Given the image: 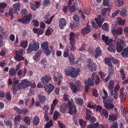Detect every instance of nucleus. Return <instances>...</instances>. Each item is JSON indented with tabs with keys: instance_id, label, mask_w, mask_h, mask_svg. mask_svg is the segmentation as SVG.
I'll return each instance as SVG.
<instances>
[{
	"instance_id": "1",
	"label": "nucleus",
	"mask_w": 128,
	"mask_h": 128,
	"mask_svg": "<svg viewBox=\"0 0 128 128\" xmlns=\"http://www.w3.org/2000/svg\"><path fill=\"white\" fill-rule=\"evenodd\" d=\"M32 40V42L29 45L27 50V52L28 53H30L33 51H36L39 48V43L33 40Z\"/></svg>"
},
{
	"instance_id": "2",
	"label": "nucleus",
	"mask_w": 128,
	"mask_h": 128,
	"mask_svg": "<svg viewBox=\"0 0 128 128\" xmlns=\"http://www.w3.org/2000/svg\"><path fill=\"white\" fill-rule=\"evenodd\" d=\"M114 102L113 99L110 98H108L107 102L105 100L103 101L104 107L108 110L112 109L114 108V106L113 104Z\"/></svg>"
},
{
	"instance_id": "3",
	"label": "nucleus",
	"mask_w": 128,
	"mask_h": 128,
	"mask_svg": "<svg viewBox=\"0 0 128 128\" xmlns=\"http://www.w3.org/2000/svg\"><path fill=\"white\" fill-rule=\"evenodd\" d=\"M69 85L73 93H76L78 91V90L80 91L81 90L80 88L81 87V85L79 81H78L76 82V85L72 82L70 83L69 84Z\"/></svg>"
},
{
	"instance_id": "4",
	"label": "nucleus",
	"mask_w": 128,
	"mask_h": 128,
	"mask_svg": "<svg viewBox=\"0 0 128 128\" xmlns=\"http://www.w3.org/2000/svg\"><path fill=\"white\" fill-rule=\"evenodd\" d=\"M114 42L116 44V50L117 52H120L123 49V46L124 44V42L123 40H120L119 38L114 40Z\"/></svg>"
},
{
	"instance_id": "5",
	"label": "nucleus",
	"mask_w": 128,
	"mask_h": 128,
	"mask_svg": "<svg viewBox=\"0 0 128 128\" xmlns=\"http://www.w3.org/2000/svg\"><path fill=\"white\" fill-rule=\"evenodd\" d=\"M111 30L113 34V36L115 37L114 38L115 40L117 38H118L117 37L118 35L122 34V29L121 27L119 28L116 29L115 28H112Z\"/></svg>"
},
{
	"instance_id": "6",
	"label": "nucleus",
	"mask_w": 128,
	"mask_h": 128,
	"mask_svg": "<svg viewBox=\"0 0 128 128\" xmlns=\"http://www.w3.org/2000/svg\"><path fill=\"white\" fill-rule=\"evenodd\" d=\"M74 68L72 66H70L68 67V68L64 71L65 74L66 76H71L72 77L74 78L73 76L74 74Z\"/></svg>"
},
{
	"instance_id": "7",
	"label": "nucleus",
	"mask_w": 128,
	"mask_h": 128,
	"mask_svg": "<svg viewBox=\"0 0 128 128\" xmlns=\"http://www.w3.org/2000/svg\"><path fill=\"white\" fill-rule=\"evenodd\" d=\"M48 45V43L46 42H42L41 43L42 48L44 50L45 53L47 56L49 55L51 52L49 49Z\"/></svg>"
},
{
	"instance_id": "8",
	"label": "nucleus",
	"mask_w": 128,
	"mask_h": 128,
	"mask_svg": "<svg viewBox=\"0 0 128 128\" xmlns=\"http://www.w3.org/2000/svg\"><path fill=\"white\" fill-rule=\"evenodd\" d=\"M31 16V14H30L26 17L24 16L23 18L18 19V21L19 22H22L25 24H26L30 22Z\"/></svg>"
},
{
	"instance_id": "9",
	"label": "nucleus",
	"mask_w": 128,
	"mask_h": 128,
	"mask_svg": "<svg viewBox=\"0 0 128 128\" xmlns=\"http://www.w3.org/2000/svg\"><path fill=\"white\" fill-rule=\"evenodd\" d=\"M44 85V90L48 94L52 92L54 88V86L50 83L48 84H45Z\"/></svg>"
},
{
	"instance_id": "10",
	"label": "nucleus",
	"mask_w": 128,
	"mask_h": 128,
	"mask_svg": "<svg viewBox=\"0 0 128 128\" xmlns=\"http://www.w3.org/2000/svg\"><path fill=\"white\" fill-rule=\"evenodd\" d=\"M96 74V72L93 73L90 78H88V80H85L84 83L90 86H93L94 84V78Z\"/></svg>"
},
{
	"instance_id": "11",
	"label": "nucleus",
	"mask_w": 128,
	"mask_h": 128,
	"mask_svg": "<svg viewBox=\"0 0 128 128\" xmlns=\"http://www.w3.org/2000/svg\"><path fill=\"white\" fill-rule=\"evenodd\" d=\"M69 111L68 113L72 114H73L76 113L77 110H76V106L70 102L68 104Z\"/></svg>"
},
{
	"instance_id": "12",
	"label": "nucleus",
	"mask_w": 128,
	"mask_h": 128,
	"mask_svg": "<svg viewBox=\"0 0 128 128\" xmlns=\"http://www.w3.org/2000/svg\"><path fill=\"white\" fill-rule=\"evenodd\" d=\"M98 17V19L97 18H95V20L98 27L100 28L101 27L102 24L104 22V18L100 15H99Z\"/></svg>"
},
{
	"instance_id": "13",
	"label": "nucleus",
	"mask_w": 128,
	"mask_h": 128,
	"mask_svg": "<svg viewBox=\"0 0 128 128\" xmlns=\"http://www.w3.org/2000/svg\"><path fill=\"white\" fill-rule=\"evenodd\" d=\"M51 78L48 76L46 75L44 76H42L40 79L42 83L44 85L48 82L51 80Z\"/></svg>"
},
{
	"instance_id": "14",
	"label": "nucleus",
	"mask_w": 128,
	"mask_h": 128,
	"mask_svg": "<svg viewBox=\"0 0 128 128\" xmlns=\"http://www.w3.org/2000/svg\"><path fill=\"white\" fill-rule=\"evenodd\" d=\"M66 21L64 18L60 19L59 20V25L60 28L61 29H63L64 27L66 25Z\"/></svg>"
},
{
	"instance_id": "15",
	"label": "nucleus",
	"mask_w": 128,
	"mask_h": 128,
	"mask_svg": "<svg viewBox=\"0 0 128 128\" xmlns=\"http://www.w3.org/2000/svg\"><path fill=\"white\" fill-rule=\"evenodd\" d=\"M91 31L90 27V26H87L82 29L81 30L82 34L84 35L87 33H88Z\"/></svg>"
},
{
	"instance_id": "16",
	"label": "nucleus",
	"mask_w": 128,
	"mask_h": 128,
	"mask_svg": "<svg viewBox=\"0 0 128 128\" xmlns=\"http://www.w3.org/2000/svg\"><path fill=\"white\" fill-rule=\"evenodd\" d=\"M42 53V51L40 50H38L37 51L33 58V59L34 60L37 62L40 60V56Z\"/></svg>"
},
{
	"instance_id": "17",
	"label": "nucleus",
	"mask_w": 128,
	"mask_h": 128,
	"mask_svg": "<svg viewBox=\"0 0 128 128\" xmlns=\"http://www.w3.org/2000/svg\"><path fill=\"white\" fill-rule=\"evenodd\" d=\"M20 5V3L19 2L13 5L12 6L16 13H18L19 12Z\"/></svg>"
},
{
	"instance_id": "18",
	"label": "nucleus",
	"mask_w": 128,
	"mask_h": 128,
	"mask_svg": "<svg viewBox=\"0 0 128 128\" xmlns=\"http://www.w3.org/2000/svg\"><path fill=\"white\" fill-rule=\"evenodd\" d=\"M87 66L91 72L94 71L96 70V65L94 63L88 64Z\"/></svg>"
},
{
	"instance_id": "19",
	"label": "nucleus",
	"mask_w": 128,
	"mask_h": 128,
	"mask_svg": "<svg viewBox=\"0 0 128 128\" xmlns=\"http://www.w3.org/2000/svg\"><path fill=\"white\" fill-rule=\"evenodd\" d=\"M37 95V97L39 102L42 104L44 103L46 100L45 96L40 94H38Z\"/></svg>"
},
{
	"instance_id": "20",
	"label": "nucleus",
	"mask_w": 128,
	"mask_h": 128,
	"mask_svg": "<svg viewBox=\"0 0 128 128\" xmlns=\"http://www.w3.org/2000/svg\"><path fill=\"white\" fill-rule=\"evenodd\" d=\"M68 109V106L66 104L64 103L60 106V112L62 113H64Z\"/></svg>"
},
{
	"instance_id": "21",
	"label": "nucleus",
	"mask_w": 128,
	"mask_h": 128,
	"mask_svg": "<svg viewBox=\"0 0 128 128\" xmlns=\"http://www.w3.org/2000/svg\"><path fill=\"white\" fill-rule=\"evenodd\" d=\"M21 83L23 84L24 88H27L28 86H30L32 84L30 82H29L26 80H22L21 81Z\"/></svg>"
},
{
	"instance_id": "22",
	"label": "nucleus",
	"mask_w": 128,
	"mask_h": 128,
	"mask_svg": "<svg viewBox=\"0 0 128 128\" xmlns=\"http://www.w3.org/2000/svg\"><path fill=\"white\" fill-rule=\"evenodd\" d=\"M76 36L75 34L73 32H70L69 34V40L70 41V42H75V40L74 38Z\"/></svg>"
},
{
	"instance_id": "23",
	"label": "nucleus",
	"mask_w": 128,
	"mask_h": 128,
	"mask_svg": "<svg viewBox=\"0 0 128 128\" xmlns=\"http://www.w3.org/2000/svg\"><path fill=\"white\" fill-rule=\"evenodd\" d=\"M33 124L34 126H37L40 122V119L38 116H35L32 120Z\"/></svg>"
},
{
	"instance_id": "24",
	"label": "nucleus",
	"mask_w": 128,
	"mask_h": 128,
	"mask_svg": "<svg viewBox=\"0 0 128 128\" xmlns=\"http://www.w3.org/2000/svg\"><path fill=\"white\" fill-rule=\"evenodd\" d=\"M6 6L7 4L3 2L0 3V12L1 13H3Z\"/></svg>"
},
{
	"instance_id": "25",
	"label": "nucleus",
	"mask_w": 128,
	"mask_h": 128,
	"mask_svg": "<svg viewBox=\"0 0 128 128\" xmlns=\"http://www.w3.org/2000/svg\"><path fill=\"white\" fill-rule=\"evenodd\" d=\"M34 33H36L38 36L42 34L44 32V30L42 29H38L36 28H34L33 29Z\"/></svg>"
},
{
	"instance_id": "26",
	"label": "nucleus",
	"mask_w": 128,
	"mask_h": 128,
	"mask_svg": "<svg viewBox=\"0 0 128 128\" xmlns=\"http://www.w3.org/2000/svg\"><path fill=\"white\" fill-rule=\"evenodd\" d=\"M101 52V50L100 48L99 47H97L95 50V58H98L100 56Z\"/></svg>"
},
{
	"instance_id": "27",
	"label": "nucleus",
	"mask_w": 128,
	"mask_h": 128,
	"mask_svg": "<svg viewBox=\"0 0 128 128\" xmlns=\"http://www.w3.org/2000/svg\"><path fill=\"white\" fill-rule=\"evenodd\" d=\"M110 91L111 95L113 96L115 99H117L118 98V93L117 92L114 90Z\"/></svg>"
},
{
	"instance_id": "28",
	"label": "nucleus",
	"mask_w": 128,
	"mask_h": 128,
	"mask_svg": "<svg viewBox=\"0 0 128 128\" xmlns=\"http://www.w3.org/2000/svg\"><path fill=\"white\" fill-rule=\"evenodd\" d=\"M114 82L112 80L110 81L108 86L109 91L114 90Z\"/></svg>"
},
{
	"instance_id": "29",
	"label": "nucleus",
	"mask_w": 128,
	"mask_h": 128,
	"mask_svg": "<svg viewBox=\"0 0 128 128\" xmlns=\"http://www.w3.org/2000/svg\"><path fill=\"white\" fill-rule=\"evenodd\" d=\"M15 58L16 60L18 61L24 60V58L22 54L18 53H16Z\"/></svg>"
},
{
	"instance_id": "30",
	"label": "nucleus",
	"mask_w": 128,
	"mask_h": 128,
	"mask_svg": "<svg viewBox=\"0 0 128 128\" xmlns=\"http://www.w3.org/2000/svg\"><path fill=\"white\" fill-rule=\"evenodd\" d=\"M121 54L124 57H128V47H127L124 48L121 53Z\"/></svg>"
},
{
	"instance_id": "31",
	"label": "nucleus",
	"mask_w": 128,
	"mask_h": 128,
	"mask_svg": "<svg viewBox=\"0 0 128 128\" xmlns=\"http://www.w3.org/2000/svg\"><path fill=\"white\" fill-rule=\"evenodd\" d=\"M23 120L27 125L30 124L31 120L29 116H25L23 119Z\"/></svg>"
},
{
	"instance_id": "32",
	"label": "nucleus",
	"mask_w": 128,
	"mask_h": 128,
	"mask_svg": "<svg viewBox=\"0 0 128 128\" xmlns=\"http://www.w3.org/2000/svg\"><path fill=\"white\" fill-rule=\"evenodd\" d=\"M17 72L15 69L13 68H12L10 69L9 72L10 74V76H14L16 75Z\"/></svg>"
},
{
	"instance_id": "33",
	"label": "nucleus",
	"mask_w": 128,
	"mask_h": 128,
	"mask_svg": "<svg viewBox=\"0 0 128 128\" xmlns=\"http://www.w3.org/2000/svg\"><path fill=\"white\" fill-rule=\"evenodd\" d=\"M100 113L102 115H104L106 118H108V111L106 109H103Z\"/></svg>"
},
{
	"instance_id": "34",
	"label": "nucleus",
	"mask_w": 128,
	"mask_h": 128,
	"mask_svg": "<svg viewBox=\"0 0 128 128\" xmlns=\"http://www.w3.org/2000/svg\"><path fill=\"white\" fill-rule=\"evenodd\" d=\"M86 120H88V119L91 116L90 115L92 114V112L90 110L88 109H86Z\"/></svg>"
},
{
	"instance_id": "35",
	"label": "nucleus",
	"mask_w": 128,
	"mask_h": 128,
	"mask_svg": "<svg viewBox=\"0 0 128 128\" xmlns=\"http://www.w3.org/2000/svg\"><path fill=\"white\" fill-rule=\"evenodd\" d=\"M115 46L112 44H109L108 48V50L110 52H113L114 53L115 52Z\"/></svg>"
},
{
	"instance_id": "36",
	"label": "nucleus",
	"mask_w": 128,
	"mask_h": 128,
	"mask_svg": "<svg viewBox=\"0 0 128 128\" xmlns=\"http://www.w3.org/2000/svg\"><path fill=\"white\" fill-rule=\"evenodd\" d=\"M68 59L70 62L74 64V57L72 54L70 53Z\"/></svg>"
},
{
	"instance_id": "37",
	"label": "nucleus",
	"mask_w": 128,
	"mask_h": 128,
	"mask_svg": "<svg viewBox=\"0 0 128 128\" xmlns=\"http://www.w3.org/2000/svg\"><path fill=\"white\" fill-rule=\"evenodd\" d=\"M115 3L118 6L120 7L124 4V0H115Z\"/></svg>"
},
{
	"instance_id": "38",
	"label": "nucleus",
	"mask_w": 128,
	"mask_h": 128,
	"mask_svg": "<svg viewBox=\"0 0 128 128\" xmlns=\"http://www.w3.org/2000/svg\"><path fill=\"white\" fill-rule=\"evenodd\" d=\"M53 125L52 122L51 120H50L49 122H47L44 126L45 128H49L52 127Z\"/></svg>"
},
{
	"instance_id": "39",
	"label": "nucleus",
	"mask_w": 128,
	"mask_h": 128,
	"mask_svg": "<svg viewBox=\"0 0 128 128\" xmlns=\"http://www.w3.org/2000/svg\"><path fill=\"white\" fill-rule=\"evenodd\" d=\"M117 19L118 23L120 25H123L124 24L125 21L124 20H122L121 18L119 17H118Z\"/></svg>"
},
{
	"instance_id": "40",
	"label": "nucleus",
	"mask_w": 128,
	"mask_h": 128,
	"mask_svg": "<svg viewBox=\"0 0 128 128\" xmlns=\"http://www.w3.org/2000/svg\"><path fill=\"white\" fill-rule=\"evenodd\" d=\"M28 45V43L27 41L23 40L20 42V46L24 48L27 47Z\"/></svg>"
},
{
	"instance_id": "41",
	"label": "nucleus",
	"mask_w": 128,
	"mask_h": 128,
	"mask_svg": "<svg viewBox=\"0 0 128 128\" xmlns=\"http://www.w3.org/2000/svg\"><path fill=\"white\" fill-rule=\"evenodd\" d=\"M110 10V7H108L106 8H104L102 9L101 10L102 14L103 16H105L106 14V12Z\"/></svg>"
},
{
	"instance_id": "42",
	"label": "nucleus",
	"mask_w": 128,
	"mask_h": 128,
	"mask_svg": "<svg viewBox=\"0 0 128 128\" xmlns=\"http://www.w3.org/2000/svg\"><path fill=\"white\" fill-rule=\"evenodd\" d=\"M108 71L109 74L108 76L110 77L113 76L114 74V68H109Z\"/></svg>"
},
{
	"instance_id": "43",
	"label": "nucleus",
	"mask_w": 128,
	"mask_h": 128,
	"mask_svg": "<svg viewBox=\"0 0 128 128\" xmlns=\"http://www.w3.org/2000/svg\"><path fill=\"white\" fill-rule=\"evenodd\" d=\"M76 102L77 104L80 105H82L83 104V100L80 98L76 99Z\"/></svg>"
},
{
	"instance_id": "44",
	"label": "nucleus",
	"mask_w": 128,
	"mask_h": 128,
	"mask_svg": "<svg viewBox=\"0 0 128 128\" xmlns=\"http://www.w3.org/2000/svg\"><path fill=\"white\" fill-rule=\"evenodd\" d=\"M77 4L76 2H75L73 4V5L71 7L70 9V12L72 13L73 12H74L76 10V5Z\"/></svg>"
},
{
	"instance_id": "45",
	"label": "nucleus",
	"mask_w": 128,
	"mask_h": 128,
	"mask_svg": "<svg viewBox=\"0 0 128 128\" xmlns=\"http://www.w3.org/2000/svg\"><path fill=\"white\" fill-rule=\"evenodd\" d=\"M117 117L115 115H109L108 120L110 121H114L116 120Z\"/></svg>"
},
{
	"instance_id": "46",
	"label": "nucleus",
	"mask_w": 128,
	"mask_h": 128,
	"mask_svg": "<svg viewBox=\"0 0 128 128\" xmlns=\"http://www.w3.org/2000/svg\"><path fill=\"white\" fill-rule=\"evenodd\" d=\"M94 77H95V83L96 84H98L100 82V79L97 75H96Z\"/></svg>"
},
{
	"instance_id": "47",
	"label": "nucleus",
	"mask_w": 128,
	"mask_h": 128,
	"mask_svg": "<svg viewBox=\"0 0 128 128\" xmlns=\"http://www.w3.org/2000/svg\"><path fill=\"white\" fill-rule=\"evenodd\" d=\"M58 84L60 85L62 83L61 80L62 79V75L60 74H58Z\"/></svg>"
},
{
	"instance_id": "48",
	"label": "nucleus",
	"mask_w": 128,
	"mask_h": 128,
	"mask_svg": "<svg viewBox=\"0 0 128 128\" xmlns=\"http://www.w3.org/2000/svg\"><path fill=\"white\" fill-rule=\"evenodd\" d=\"M120 15L123 16H125L126 15V10L125 9H123L120 12Z\"/></svg>"
},
{
	"instance_id": "49",
	"label": "nucleus",
	"mask_w": 128,
	"mask_h": 128,
	"mask_svg": "<svg viewBox=\"0 0 128 128\" xmlns=\"http://www.w3.org/2000/svg\"><path fill=\"white\" fill-rule=\"evenodd\" d=\"M4 123L7 126L10 128L12 127V124L11 122L6 120H4Z\"/></svg>"
},
{
	"instance_id": "50",
	"label": "nucleus",
	"mask_w": 128,
	"mask_h": 128,
	"mask_svg": "<svg viewBox=\"0 0 128 128\" xmlns=\"http://www.w3.org/2000/svg\"><path fill=\"white\" fill-rule=\"evenodd\" d=\"M120 98L121 99V102H123L126 99V94H124V93L123 94H120Z\"/></svg>"
},
{
	"instance_id": "51",
	"label": "nucleus",
	"mask_w": 128,
	"mask_h": 128,
	"mask_svg": "<svg viewBox=\"0 0 128 128\" xmlns=\"http://www.w3.org/2000/svg\"><path fill=\"white\" fill-rule=\"evenodd\" d=\"M103 30H107L108 29V25L106 23H104L102 26Z\"/></svg>"
},
{
	"instance_id": "52",
	"label": "nucleus",
	"mask_w": 128,
	"mask_h": 128,
	"mask_svg": "<svg viewBox=\"0 0 128 128\" xmlns=\"http://www.w3.org/2000/svg\"><path fill=\"white\" fill-rule=\"evenodd\" d=\"M36 87V85H35L33 87H31L30 89L29 93L30 95L32 96L34 94V88Z\"/></svg>"
},
{
	"instance_id": "53",
	"label": "nucleus",
	"mask_w": 128,
	"mask_h": 128,
	"mask_svg": "<svg viewBox=\"0 0 128 128\" xmlns=\"http://www.w3.org/2000/svg\"><path fill=\"white\" fill-rule=\"evenodd\" d=\"M71 45L70 48V50L71 51L74 52L75 50V42H70Z\"/></svg>"
},
{
	"instance_id": "54",
	"label": "nucleus",
	"mask_w": 128,
	"mask_h": 128,
	"mask_svg": "<svg viewBox=\"0 0 128 128\" xmlns=\"http://www.w3.org/2000/svg\"><path fill=\"white\" fill-rule=\"evenodd\" d=\"M75 70L74 68V74L73 76L74 77V78H76L77 76L79 74V72L80 71V69H77L76 70V72H75Z\"/></svg>"
},
{
	"instance_id": "55",
	"label": "nucleus",
	"mask_w": 128,
	"mask_h": 128,
	"mask_svg": "<svg viewBox=\"0 0 128 128\" xmlns=\"http://www.w3.org/2000/svg\"><path fill=\"white\" fill-rule=\"evenodd\" d=\"M74 20L76 22H78L79 21L78 16L76 14H74L73 17Z\"/></svg>"
},
{
	"instance_id": "56",
	"label": "nucleus",
	"mask_w": 128,
	"mask_h": 128,
	"mask_svg": "<svg viewBox=\"0 0 128 128\" xmlns=\"http://www.w3.org/2000/svg\"><path fill=\"white\" fill-rule=\"evenodd\" d=\"M120 74L122 78V80H124L125 78V76L124 74V71L122 69H121L120 70Z\"/></svg>"
},
{
	"instance_id": "57",
	"label": "nucleus",
	"mask_w": 128,
	"mask_h": 128,
	"mask_svg": "<svg viewBox=\"0 0 128 128\" xmlns=\"http://www.w3.org/2000/svg\"><path fill=\"white\" fill-rule=\"evenodd\" d=\"M30 7L31 9L33 10H35L36 9V5L32 3H30Z\"/></svg>"
},
{
	"instance_id": "58",
	"label": "nucleus",
	"mask_w": 128,
	"mask_h": 128,
	"mask_svg": "<svg viewBox=\"0 0 128 128\" xmlns=\"http://www.w3.org/2000/svg\"><path fill=\"white\" fill-rule=\"evenodd\" d=\"M90 117L87 120H90V122H94L96 120V118L94 116H90Z\"/></svg>"
},
{
	"instance_id": "59",
	"label": "nucleus",
	"mask_w": 128,
	"mask_h": 128,
	"mask_svg": "<svg viewBox=\"0 0 128 128\" xmlns=\"http://www.w3.org/2000/svg\"><path fill=\"white\" fill-rule=\"evenodd\" d=\"M73 120L76 124L78 125V124L79 119L78 117L76 116H74L73 118Z\"/></svg>"
},
{
	"instance_id": "60",
	"label": "nucleus",
	"mask_w": 128,
	"mask_h": 128,
	"mask_svg": "<svg viewBox=\"0 0 128 128\" xmlns=\"http://www.w3.org/2000/svg\"><path fill=\"white\" fill-rule=\"evenodd\" d=\"M103 4L104 6H108L110 4L108 0H104L103 2Z\"/></svg>"
},
{
	"instance_id": "61",
	"label": "nucleus",
	"mask_w": 128,
	"mask_h": 128,
	"mask_svg": "<svg viewBox=\"0 0 128 128\" xmlns=\"http://www.w3.org/2000/svg\"><path fill=\"white\" fill-rule=\"evenodd\" d=\"M102 38L105 42H107L108 41V36H106L104 35L103 34L102 36Z\"/></svg>"
},
{
	"instance_id": "62",
	"label": "nucleus",
	"mask_w": 128,
	"mask_h": 128,
	"mask_svg": "<svg viewBox=\"0 0 128 128\" xmlns=\"http://www.w3.org/2000/svg\"><path fill=\"white\" fill-rule=\"evenodd\" d=\"M50 3V0H44L43 3V4L44 6H47Z\"/></svg>"
},
{
	"instance_id": "63",
	"label": "nucleus",
	"mask_w": 128,
	"mask_h": 128,
	"mask_svg": "<svg viewBox=\"0 0 128 128\" xmlns=\"http://www.w3.org/2000/svg\"><path fill=\"white\" fill-rule=\"evenodd\" d=\"M21 13L22 15L25 16L27 14V10L26 8H24L21 10Z\"/></svg>"
},
{
	"instance_id": "64",
	"label": "nucleus",
	"mask_w": 128,
	"mask_h": 128,
	"mask_svg": "<svg viewBox=\"0 0 128 128\" xmlns=\"http://www.w3.org/2000/svg\"><path fill=\"white\" fill-rule=\"evenodd\" d=\"M6 98L9 101L11 100V96L9 92H8L6 94Z\"/></svg>"
}]
</instances>
